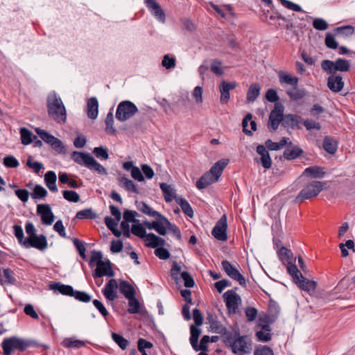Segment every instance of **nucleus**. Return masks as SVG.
I'll list each match as a JSON object with an SVG mask.
<instances>
[{
  "instance_id": "obj_9",
  "label": "nucleus",
  "mask_w": 355,
  "mask_h": 355,
  "mask_svg": "<svg viewBox=\"0 0 355 355\" xmlns=\"http://www.w3.org/2000/svg\"><path fill=\"white\" fill-rule=\"evenodd\" d=\"M323 189V183L318 181H314L307 184L302 189L295 198L296 202H302L315 197Z\"/></svg>"
},
{
  "instance_id": "obj_47",
  "label": "nucleus",
  "mask_w": 355,
  "mask_h": 355,
  "mask_svg": "<svg viewBox=\"0 0 355 355\" xmlns=\"http://www.w3.org/2000/svg\"><path fill=\"white\" fill-rule=\"evenodd\" d=\"M31 195L33 199H43L48 195V192L46 189L40 184H36Z\"/></svg>"
},
{
  "instance_id": "obj_3",
  "label": "nucleus",
  "mask_w": 355,
  "mask_h": 355,
  "mask_svg": "<svg viewBox=\"0 0 355 355\" xmlns=\"http://www.w3.org/2000/svg\"><path fill=\"white\" fill-rule=\"evenodd\" d=\"M39 346L42 345L37 344L35 340L23 339L17 336L6 338L1 343L4 355H10L14 350L23 352L28 347Z\"/></svg>"
},
{
  "instance_id": "obj_43",
  "label": "nucleus",
  "mask_w": 355,
  "mask_h": 355,
  "mask_svg": "<svg viewBox=\"0 0 355 355\" xmlns=\"http://www.w3.org/2000/svg\"><path fill=\"white\" fill-rule=\"evenodd\" d=\"M159 187L163 192L166 202H170L174 199L175 196H177L171 186L168 185L166 183H160Z\"/></svg>"
},
{
  "instance_id": "obj_13",
  "label": "nucleus",
  "mask_w": 355,
  "mask_h": 355,
  "mask_svg": "<svg viewBox=\"0 0 355 355\" xmlns=\"http://www.w3.org/2000/svg\"><path fill=\"white\" fill-rule=\"evenodd\" d=\"M227 216L224 214L217 221L216 224L212 229L211 234L217 240L225 241L227 239Z\"/></svg>"
},
{
  "instance_id": "obj_40",
  "label": "nucleus",
  "mask_w": 355,
  "mask_h": 355,
  "mask_svg": "<svg viewBox=\"0 0 355 355\" xmlns=\"http://www.w3.org/2000/svg\"><path fill=\"white\" fill-rule=\"evenodd\" d=\"M164 227L168 228V230L173 233V234L177 238L178 240L182 239V234L180 229L175 224L171 223L167 218L164 216L162 218Z\"/></svg>"
},
{
  "instance_id": "obj_4",
  "label": "nucleus",
  "mask_w": 355,
  "mask_h": 355,
  "mask_svg": "<svg viewBox=\"0 0 355 355\" xmlns=\"http://www.w3.org/2000/svg\"><path fill=\"white\" fill-rule=\"evenodd\" d=\"M71 158L76 163L93 170L98 174H107L106 168L89 153L73 151L71 154Z\"/></svg>"
},
{
  "instance_id": "obj_28",
  "label": "nucleus",
  "mask_w": 355,
  "mask_h": 355,
  "mask_svg": "<svg viewBox=\"0 0 355 355\" xmlns=\"http://www.w3.org/2000/svg\"><path fill=\"white\" fill-rule=\"evenodd\" d=\"M207 323L214 333L219 334L225 327L220 321L218 320L216 315L208 313L207 317Z\"/></svg>"
},
{
  "instance_id": "obj_50",
  "label": "nucleus",
  "mask_w": 355,
  "mask_h": 355,
  "mask_svg": "<svg viewBox=\"0 0 355 355\" xmlns=\"http://www.w3.org/2000/svg\"><path fill=\"white\" fill-rule=\"evenodd\" d=\"M139 214L136 211L125 209L123 211V223H139V220L136 219V216H138Z\"/></svg>"
},
{
  "instance_id": "obj_25",
  "label": "nucleus",
  "mask_w": 355,
  "mask_h": 355,
  "mask_svg": "<svg viewBox=\"0 0 355 355\" xmlns=\"http://www.w3.org/2000/svg\"><path fill=\"white\" fill-rule=\"evenodd\" d=\"M49 288L55 291H58L62 295L70 297L73 296L74 292V289L71 286L62 284L60 282H53L50 284Z\"/></svg>"
},
{
  "instance_id": "obj_62",
  "label": "nucleus",
  "mask_w": 355,
  "mask_h": 355,
  "mask_svg": "<svg viewBox=\"0 0 355 355\" xmlns=\"http://www.w3.org/2000/svg\"><path fill=\"white\" fill-rule=\"evenodd\" d=\"M244 311L248 322H253L256 319L258 313V311L256 308L248 306L245 309Z\"/></svg>"
},
{
  "instance_id": "obj_57",
  "label": "nucleus",
  "mask_w": 355,
  "mask_h": 355,
  "mask_svg": "<svg viewBox=\"0 0 355 355\" xmlns=\"http://www.w3.org/2000/svg\"><path fill=\"white\" fill-rule=\"evenodd\" d=\"M219 89L220 92V103L222 104H226L230 100V89L226 85H224L222 83L220 84Z\"/></svg>"
},
{
  "instance_id": "obj_14",
  "label": "nucleus",
  "mask_w": 355,
  "mask_h": 355,
  "mask_svg": "<svg viewBox=\"0 0 355 355\" xmlns=\"http://www.w3.org/2000/svg\"><path fill=\"white\" fill-rule=\"evenodd\" d=\"M48 243L46 236L44 234L35 235L25 239L24 246L26 248H35L40 250H44L47 248Z\"/></svg>"
},
{
  "instance_id": "obj_1",
  "label": "nucleus",
  "mask_w": 355,
  "mask_h": 355,
  "mask_svg": "<svg viewBox=\"0 0 355 355\" xmlns=\"http://www.w3.org/2000/svg\"><path fill=\"white\" fill-rule=\"evenodd\" d=\"M46 107L50 118L59 123H64L67 111L61 98L55 92L49 94L46 99Z\"/></svg>"
},
{
  "instance_id": "obj_58",
  "label": "nucleus",
  "mask_w": 355,
  "mask_h": 355,
  "mask_svg": "<svg viewBox=\"0 0 355 355\" xmlns=\"http://www.w3.org/2000/svg\"><path fill=\"white\" fill-rule=\"evenodd\" d=\"M325 45L331 49H336L338 46V43L336 42L335 37L331 33H327L326 34L325 40H324Z\"/></svg>"
},
{
  "instance_id": "obj_29",
  "label": "nucleus",
  "mask_w": 355,
  "mask_h": 355,
  "mask_svg": "<svg viewBox=\"0 0 355 355\" xmlns=\"http://www.w3.org/2000/svg\"><path fill=\"white\" fill-rule=\"evenodd\" d=\"M174 199L175 202L180 205L182 211L184 214L191 218H193V210L186 199L183 198L182 196H175Z\"/></svg>"
},
{
  "instance_id": "obj_23",
  "label": "nucleus",
  "mask_w": 355,
  "mask_h": 355,
  "mask_svg": "<svg viewBox=\"0 0 355 355\" xmlns=\"http://www.w3.org/2000/svg\"><path fill=\"white\" fill-rule=\"evenodd\" d=\"M229 163L228 159H222L216 162L208 171L211 174L214 180H218L220 177L223 169L227 166Z\"/></svg>"
},
{
  "instance_id": "obj_55",
  "label": "nucleus",
  "mask_w": 355,
  "mask_h": 355,
  "mask_svg": "<svg viewBox=\"0 0 355 355\" xmlns=\"http://www.w3.org/2000/svg\"><path fill=\"white\" fill-rule=\"evenodd\" d=\"M128 300L129 306L128 309V313L132 314L138 313L140 308L139 300L135 297V296H134L133 298H129Z\"/></svg>"
},
{
  "instance_id": "obj_48",
  "label": "nucleus",
  "mask_w": 355,
  "mask_h": 355,
  "mask_svg": "<svg viewBox=\"0 0 355 355\" xmlns=\"http://www.w3.org/2000/svg\"><path fill=\"white\" fill-rule=\"evenodd\" d=\"M278 256L279 259L284 262L286 261L287 263H290V262H293V252L289 249L286 248V247H282L281 249L279 250Z\"/></svg>"
},
{
  "instance_id": "obj_41",
  "label": "nucleus",
  "mask_w": 355,
  "mask_h": 355,
  "mask_svg": "<svg viewBox=\"0 0 355 355\" xmlns=\"http://www.w3.org/2000/svg\"><path fill=\"white\" fill-rule=\"evenodd\" d=\"M334 32L336 35L347 37L354 33V28L352 26L347 25L336 28Z\"/></svg>"
},
{
  "instance_id": "obj_38",
  "label": "nucleus",
  "mask_w": 355,
  "mask_h": 355,
  "mask_svg": "<svg viewBox=\"0 0 355 355\" xmlns=\"http://www.w3.org/2000/svg\"><path fill=\"white\" fill-rule=\"evenodd\" d=\"M304 174L314 178H322L326 174L323 168L318 166H312L306 168Z\"/></svg>"
},
{
  "instance_id": "obj_16",
  "label": "nucleus",
  "mask_w": 355,
  "mask_h": 355,
  "mask_svg": "<svg viewBox=\"0 0 355 355\" xmlns=\"http://www.w3.org/2000/svg\"><path fill=\"white\" fill-rule=\"evenodd\" d=\"M103 276H114V272L112 270V263L108 259L105 261H101L100 263H97L96 268L95 269L93 273V277L94 279L100 278Z\"/></svg>"
},
{
  "instance_id": "obj_35",
  "label": "nucleus",
  "mask_w": 355,
  "mask_h": 355,
  "mask_svg": "<svg viewBox=\"0 0 355 355\" xmlns=\"http://www.w3.org/2000/svg\"><path fill=\"white\" fill-rule=\"evenodd\" d=\"M280 309L278 304L273 300H269L268 314L270 315L269 322H275L279 317Z\"/></svg>"
},
{
  "instance_id": "obj_64",
  "label": "nucleus",
  "mask_w": 355,
  "mask_h": 355,
  "mask_svg": "<svg viewBox=\"0 0 355 355\" xmlns=\"http://www.w3.org/2000/svg\"><path fill=\"white\" fill-rule=\"evenodd\" d=\"M181 277L184 282V286L187 288H192L195 285V282L191 275L187 271L181 273Z\"/></svg>"
},
{
  "instance_id": "obj_7",
  "label": "nucleus",
  "mask_w": 355,
  "mask_h": 355,
  "mask_svg": "<svg viewBox=\"0 0 355 355\" xmlns=\"http://www.w3.org/2000/svg\"><path fill=\"white\" fill-rule=\"evenodd\" d=\"M138 112L137 107L130 101L119 103L116 111V118L123 122L132 117Z\"/></svg>"
},
{
  "instance_id": "obj_44",
  "label": "nucleus",
  "mask_w": 355,
  "mask_h": 355,
  "mask_svg": "<svg viewBox=\"0 0 355 355\" xmlns=\"http://www.w3.org/2000/svg\"><path fill=\"white\" fill-rule=\"evenodd\" d=\"M287 271L288 274L292 277L293 282L295 284L299 282L300 278H303V275L298 270L296 265L293 264V262L287 263Z\"/></svg>"
},
{
  "instance_id": "obj_22",
  "label": "nucleus",
  "mask_w": 355,
  "mask_h": 355,
  "mask_svg": "<svg viewBox=\"0 0 355 355\" xmlns=\"http://www.w3.org/2000/svg\"><path fill=\"white\" fill-rule=\"evenodd\" d=\"M156 220L153 222H149L148 220H144L143 222V226L148 228V230H155L159 234L162 236H164L167 233V230L165 227H164L162 219L156 218Z\"/></svg>"
},
{
  "instance_id": "obj_52",
  "label": "nucleus",
  "mask_w": 355,
  "mask_h": 355,
  "mask_svg": "<svg viewBox=\"0 0 355 355\" xmlns=\"http://www.w3.org/2000/svg\"><path fill=\"white\" fill-rule=\"evenodd\" d=\"M339 248L341 250L342 257H347L349 255L347 249L353 250L355 252V245L353 240H347L345 243H340Z\"/></svg>"
},
{
  "instance_id": "obj_33",
  "label": "nucleus",
  "mask_w": 355,
  "mask_h": 355,
  "mask_svg": "<svg viewBox=\"0 0 355 355\" xmlns=\"http://www.w3.org/2000/svg\"><path fill=\"white\" fill-rule=\"evenodd\" d=\"M295 284L298 286L299 288L309 293L314 292L317 286L316 282L313 280H309V279L304 277L303 278H300L299 282H297Z\"/></svg>"
},
{
  "instance_id": "obj_24",
  "label": "nucleus",
  "mask_w": 355,
  "mask_h": 355,
  "mask_svg": "<svg viewBox=\"0 0 355 355\" xmlns=\"http://www.w3.org/2000/svg\"><path fill=\"white\" fill-rule=\"evenodd\" d=\"M137 208L139 211H141L142 213L155 218H161L164 216L161 213L158 212L157 211L153 210L150 207H149L145 202L141 201H136L135 202Z\"/></svg>"
},
{
  "instance_id": "obj_49",
  "label": "nucleus",
  "mask_w": 355,
  "mask_h": 355,
  "mask_svg": "<svg viewBox=\"0 0 355 355\" xmlns=\"http://www.w3.org/2000/svg\"><path fill=\"white\" fill-rule=\"evenodd\" d=\"M131 232L134 235H135L141 239H145L148 234L146 233L145 227L143 226L142 224H141L139 223H136L132 225Z\"/></svg>"
},
{
  "instance_id": "obj_54",
  "label": "nucleus",
  "mask_w": 355,
  "mask_h": 355,
  "mask_svg": "<svg viewBox=\"0 0 355 355\" xmlns=\"http://www.w3.org/2000/svg\"><path fill=\"white\" fill-rule=\"evenodd\" d=\"M93 153L96 157L101 160H106L109 158L108 149L105 147H95Z\"/></svg>"
},
{
  "instance_id": "obj_56",
  "label": "nucleus",
  "mask_w": 355,
  "mask_h": 355,
  "mask_svg": "<svg viewBox=\"0 0 355 355\" xmlns=\"http://www.w3.org/2000/svg\"><path fill=\"white\" fill-rule=\"evenodd\" d=\"M63 197L65 200L71 202H78L80 200V196L73 190L63 191Z\"/></svg>"
},
{
  "instance_id": "obj_51",
  "label": "nucleus",
  "mask_w": 355,
  "mask_h": 355,
  "mask_svg": "<svg viewBox=\"0 0 355 355\" xmlns=\"http://www.w3.org/2000/svg\"><path fill=\"white\" fill-rule=\"evenodd\" d=\"M21 144L28 145L33 141V133L26 128H21L20 130Z\"/></svg>"
},
{
  "instance_id": "obj_12",
  "label": "nucleus",
  "mask_w": 355,
  "mask_h": 355,
  "mask_svg": "<svg viewBox=\"0 0 355 355\" xmlns=\"http://www.w3.org/2000/svg\"><path fill=\"white\" fill-rule=\"evenodd\" d=\"M224 301L230 313H236L241 298L234 290H229L223 294Z\"/></svg>"
},
{
  "instance_id": "obj_8",
  "label": "nucleus",
  "mask_w": 355,
  "mask_h": 355,
  "mask_svg": "<svg viewBox=\"0 0 355 355\" xmlns=\"http://www.w3.org/2000/svg\"><path fill=\"white\" fill-rule=\"evenodd\" d=\"M35 132L42 141L49 144L57 153L59 154H66L65 146L60 139L40 128H35Z\"/></svg>"
},
{
  "instance_id": "obj_59",
  "label": "nucleus",
  "mask_w": 355,
  "mask_h": 355,
  "mask_svg": "<svg viewBox=\"0 0 355 355\" xmlns=\"http://www.w3.org/2000/svg\"><path fill=\"white\" fill-rule=\"evenodd\" d=\"M72 297H74L76 300L83 302H89L92 299L91 296L85 291H74Z\"/></svg>"
},
{
  "instance_id": "obj_39",
  "label": "nucleus",
  "mask_w": 355,
  "mask_h": 355,
  "mask_svg": "<svg viewBox=\"0 0 355 355\" xmlns=\"http://www.w3.org/2000/svg\"><path fill=\"white\" fill-rule=\"evenodd\" d=\"M261 87L258 83H252L250 85L247 92V100L254 102L260 94Z\"/></svg>"
},
{
  "instance_id": "obj_42",
  "label": "nucleus",
  "mask_w": 355,
  "mask_h": 355,
  "mask_svg": "<svg viewBox=\"0 0 355 355\" xmlns=\"http://www.w3.org/2000/svg\"><path fill=\"white\" fill-rule=\"evenodd\" d=\"M105 131L108 135H114L116 133V130L114 128V116L111 111H110L105 118Z\"/></svg>"
},
{
  "instance_id": "obj_21",
  "label": "nucleus",
  "mask_w": 355,
  "mask_h": 355,
  "mask_svg": "<svg viewBox=\"0 0 355 355\" xmlns=\"http://www.w3.org/2000/svg\"><path fill=\"white\" fill-rule=\"evenodd\" d=\"M288 146L291 147V148H286L283 153V157L286 160L295 159L302 156L304 153V150L298 146H293L291 141L288 143Z\"/></svg>"
},
{
  "instance_id": "obj_6",
  "label": "nucleus",
  "mask_w": 355,
  "mask_h": 355,
  "mask_svg": "<svg viewBox=\"0 0 355 355\" xmlns=\"http://www.w3.org/2000/svg\"><path fill=\"white\" fill-rule=\"evenodd\" d=\"M321 67L327 73H336V71L347 72L350 69V62L340 58L336 61L324 60L321 62Z\"/></svg>"
},
{
  "instance_id": "obj_5",
  "label": "nucleus",
  "mask_w": 355,
  "mask_h": 355,
  "mask_svg": "<svg viewBox=\"0 0 355 355\" xmlns=\"http://www.w3.org/2000/svg\"><path fill=\"white\" fill-rule=\"evenodd\" d=\"M220 334L223 338V343L227 346L229 345L232 348V351L234 354H237L239 352H243L246 347V343L243 336H239L235 341L232 342L234 339L233 333L231 331L227 329L225 327Z\"/></svg>"
},
{
  "instance_id": "obj_63",
  "label": "nucleus",
  "mask_w": 355,
  "mask_h": 355,
  "mask_svg": "<svg viewBox=\"0 0 355 355\" xmlns=\"http://www.w3.org/2000/svg\"><path fill=\"white\" fill-rule=\"evenodd\" d=\"M313 26L316 30L324 31L328 28V24L322 18H315L313 21Z\"/></svg>"
},
{
  "instance_id": "obj_32",
  "label": "nucleus",
  "mask_w": 355,
  "mask_h": 355,
  "mask_svg": "<svg viewBox=\"0 0 355 355\" xmlns=\"http://www.w3.org/2000/svg\"><path fill=\"white\" fill-rule=\"evenodd\" d=\"M119 184L127 191H130L135 193H139L137 185L126 177H121L118 179Z\"/></svg>"
},
{
  "instance_id": "obj_27",
  "label": "nucleus",
  "mask_w": 355,
  "mask_h": 355,
  "mask_svg": "<svg viewBox=\"0 0 355 355\" xmlns=\"http://www.w3.org/2000/svg\"><path fill=\"white\" fill-rule=\"evenodd\" d=\"M87 116L92 119H96L98 114V102L96 97H92L87 101Z\"/></svg>"
},
{
  "instance_id": "obj_10",
  "label": "nucleus",
  "mask_w": 355,
  "mask_h": 355,
  "mask_svg": "<svg viewBox=\"0 0 355 355\" xmlns=\"http://www.w3.org/2000/svg\"><path fill=\"white\" fill-rule=\"evenodd\" d=\"M284 107L280 103L275 104L274 109L271 111L269 120L268 126H270L273 130H276L280 123H282L284 117Z\"/></svg>"
},
{
  "instance_id": "obj_46",
  "label": "nucleus",
  "mask_w": 355,
  "mask_h": 355,
  "mask_svg": "<svg viewBox=\"0 0 355 355\" xmlns=\"http://www.w3.org/2000/svg\"><path fill=\"white\" fill-rule=\"evenodd\" d=\"M98 215L92 208H87L76 213V218L78 219H95Z\"/></svg>"
},
{
  "instance_id": "obj_34",
  "label": "nucleus",
  "mask_w": 355,
  "mask_h": 355,
  "mask_svg": "<svg viewBox=\"0 0 355 355\" xmlns=\"http://www.w3.org/2000/svg\"><path fill=\"white\" fill-rule=\"evenodd\" d=\"M44 182L46 187L52 192H57L58 187L56 186V174L53 171L46 172L44 175Z\"/></svg>"
},
{
  "instance_id": "obj_61",
  "label": "nucleus",
  "mask_w": 355,
  "mask_h": 355,
  "mask_svg": "<svg viewBox=\"0 0 355 355\" xmlns=\"http://www.w3.org/2000/svg\"><path fill=\"white\" fill-rule=\"evenodd\" d=\"M3 164L7 168H17L19 163L13 155H8L3 158Z\"/></svg>"
},
{
  "instance_id": "obj_26",
  "label": "nucleus",
  "mask_w": 355,
  "mask_h": 355,
  "mask_svg": "<svg viewBox=\"0 0 355 355\" xmlns=\"http://www.w3.org/2000/svg\"><path fill=\"white\" fill-rule=\"evenodd\" d=\"M217 181L214 179L211 174L207 171L196 182V186L198 189L202 190Z\"/></svg>"
},
{
  "instance_id": "obj_20",
  "label": "nucleus",
  "mask_w": 355,
  "mask_h": 355,
  "mask_svg": "<svg viewBox=\"0 0 355 355\" xmlns=\"http://www.w3.org/2000/svg\"><path fill=\"white\" fill-rule=\"evenodd\" d=\"M256 151L260 155L259 161H257V162L260 163L265 169L270 168L272 166V159L264 145H258Z\"/></svg>"
},
{
  "instance_id": "obj_19",
  "label": "nucleus",
  "mask_w": 355,
  "mask_h": 355,
  "mask_svg": "<svg viewBox=\"0 0 355 355\" xmlns=\"http://www.w3.org/2000/svg\"><path fill=\"white\" fill-rule=\"evenodd\" d=\"M117 288L118 284L116 280L115 279H111L106 284L102 293L107 300L114 301L118 297Z\"/></svg>"
},
{
  "instance_id": "obj_45",
  "label": "nucleus",
  "mask_w": 355,
  "mask_h": 355,
  "mask_svg": "<svg viewBox=\"0 0 355 355\" xmlns=\"http://www.w3.org/2000/svg\"><path fill=\"white\" fill-rule=\"evenodd\" d=\"M62 345L65 348L79 349L85 345V343L83 340H72L70 338H64L62 342Z\"/></svg>"
},
{
  "instance_id": "obj_17",
  "label": "nucleus",
  "mask_w": 355,
  "mask_h": 355,
  "mask_svg": "<svg viewBox=\"0 0 355 355\" xmlns=\"http://www.w3.org/2000/svg\"><path fill=\"white\" fill-rule=\"evenodd\" d=\"M146 7L151 14L160 22L164 23L166 15L161 6L155 0H144Z\"/></svg>"
},
{
  "instance_id": "obj_36",
  "label": "nucleus",
  "mask_w": 355,
  "mask_h": 355,
  "mask_svg": "<svg viewBox=\"0 0 355 355\" xmlns=\"http://www.w3.org/2000/svg\"><path fill=\"white\" fill-rule=\"evenodd\" d=\"M3 275L5 279L0 277V284L1 286H3L5 284L15 285L17 283V279L15 277V273L11 269H3Z\"/></svg>"
},
{
  "instance_id": "obj_30",
  "label": "nucleus",
  "mask_w": 355,
  "mask_h": 355,
  "mask_svg": "<svg viewBox=\"0 0 355 355\" xmlns=\"http://www.w3.org/2000/svg\"><path fill=\"white\" fill-rule=\"evenodd\" d=\"M119 291L127 299L133 298L136 295L134 287L125 280H121L120 282Z\"/></svg>"
},
{
  "instance_id": "obj_2",
  "label": "nucleus",
  "mask_w": 355,
  "mask_h": 355,
  "mask_svg": "<svg viewBox=\"0 0 355 355\" xmlns=\"http://www.w3.org/2000/svg\"><path fill=\"white\" fill-rule=\"evenodd\" d=\"M278 77L281 85L291 86L286 89V93L291 101H300L306 95L307 92L305 89L298 87L299 78L297 77L292 76L289 73L283 71L279 72Z\"/></svg>"
},
{
  "instance_id": "obj_31",
  "label": "nucleus",
  "mask_w": 355,
  "mask_h": 355,
  "mask_svg": "<svg viewBox=\"0 0 355 355\" xmlns=\"http://www.w3.org/2000/svg\"><path fill=\"white\" fill-rule=\"evenodd\" d=\"M302 121V117L297 114H288L284 115L282 126L284 128L291 127L292 128L297 126Z\"/></svg>"
},
{
  "instance_id": "obj_18",
  "label": "nucleus",
  "mask_w": 355,
  "mask_h": 355,
  "mask_svg": "<svg viewBox=\"0 0 355 355\" xmlns=\"http://www.w3.org/2000/svg\"><path fill=\"white\" fill-rule=\"evenodd\" d=\"M330 76L327 78V87L334 93L340 92L344 87V81L343 77L336 73H329Z\"/></svg>"
},
{
  "instance_id": "obj_60",
  "label": "nucleus",
  "mask_w": 355,
  "mask_h": 355,
  "mask_svg": "<svg viewBox=\"0 0 355 355\" xmlns=\"http://www.w3.org/2000/svg\"><path fill=\"white\" fill-rule=\"evenodd\" d=\"M254 355H274V353L270 347L260 345L254 349Z\"/></svg>"
},
{
  "instance_id": "obj_53",
  "label": "nucleus",
  "mask_w": 355,
  "mask_h": 355,
  "mask_svg": "<svg viewBox=\"0 0 355 355\" xmlns=\"http://www.w3.org/2000/svg\"><path fill=\"white\" fill-rule=\"evenodd\" d=\"M112 338L122 349H125L129 345V341L119 334L113 332Z\"/></svg>"
},
{
  "instance_id": "obj_37",
  "label": "nucleus",
  "mask_w": 355,
  "mask_h": 355,
  "mask_svg": "<svg viewBox=\"0 0 355 355\" xmlns=\"http://www.w3.org/2000/svg\"><path fill=\"white\" fill-rule=\"evenodd\" d=\"M323 148L328 153L334 155L337 151V141L332 137L326 136L323 139Z\"/></svg>"
},
{
  "instance_id": "obj_11",
  "label": "nucleus",
  "mask_w": 355,
  "mask_h": 355,
  "mask_svg": "<svg viewBox=\"0 0 355 355\" xmlns=\"http://www.w3.org/2000/svg\"><path fill=\"white\" fill-rule=\"evenodd\" d=\"M223 270L232 279L239 282L243 286H246V281L243 275L227 260H223L221 262Z\"/></svg>"
},
{
  "instance_id": "obj_15",
  "label": "nucleus",
  "mask_w": 355,
  "mask_h": 355,
  "mask_svg": "<svg viewBox=\"0 0 355 355\" xmlns=\"http://www.w3.org/2000/svg\"><path fill=\"white\" fill-rule=\"evenodd\" d=\"M37 214L41 216V220L44 225H50L54 221L55 216L51 211L50 205L48 204L37 205Z\"/></svg>"
}]
</instances>
